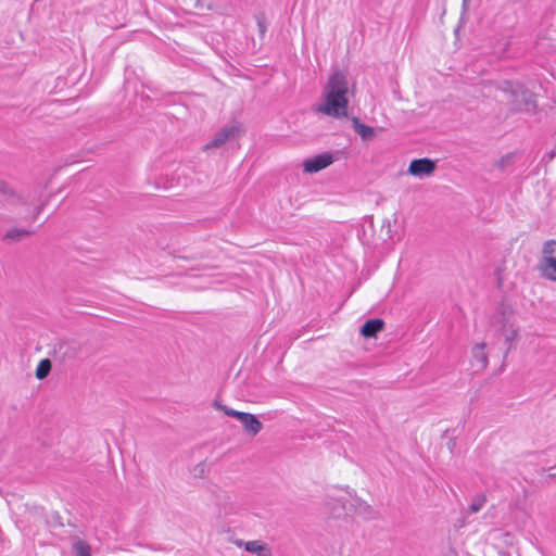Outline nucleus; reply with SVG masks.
Wrapping results in <instances>:
<instances>
[{
    "label": "nucleus",
    "instance_id": "obj_1",
    "mask_svg": "<svg viewBox=\"0 0 556 556\" xmlns=\"http://www.w3.org/2000/svg\"><path fill=\"white\" fill-rule=\"evenodd\" d=\"M45 202L33 188H14L0 184V210L10 222H35L42 212Z\"/></svg>",
    "mask_w": 556,
    "mask_h": 556
},
{
    "label": "nucleus",
    "instance_id": "obj_2",
    "mask_svg": "<svg viewBox=\"0 0 556 556\" xmlns=\"http://www.w3.org/2000/svg\"><path fill=\"white\" fill-rule=\"evenodd\" d=\"M350 86L345 74L334 72L323 90V100L314 111L334 118L348 116Z\"/></svg>",
    "mask_w": 556,
    "mask_h": 556
},
{
    "label": "nucleus",
    "instance_id": "obj_3",
    "mask_svg": "<svg viewBox=\"0 0 556 556\" xmlns=\"http://www.w3.org/2000/svg\"><path fill=\"white\" fill-rule=\"evenodd\" d=\"M490 328L494 334L501 337L509 352L519 338V326L515 311L509 305H501L490 319Z\"/></svg>",
    "mask_w": 556,
    "mask_h": 556
},
{
    "label": "nucleus",
    "instance_id": "obj_4",
    "mask_svg": "<svg viewBox=\"0 0 556 556\" xmlns=\"http://www.w3.org/2000/svg\"><path fill=\"white\" fill-rule=\"evenodd\" d=\"M501 90L508 96V101L510 102L511 110L515 112L519 111H534L536 108V103L534 100V96L531 91L526 89L523 86L519 84H514L510 81H505Z\"/></svg>",
    "mask_w": 556,
    "mask_h": 556
},
{
    "label": "nucleus",
    "instance_id": "obj_5",
    "mask_svg": "<svg viewBox=\"0 0 556 556\" xmlns=\"http://www.w3.org/2000/svg\"><path fill=\"white\" fill-rule=\"evenodd\" d=\"M340 507H334L332 515L340 517L342 514L368 515L371 511L370 505L352 492H345L344 495L333 498Z\"/></svg>",
    "mask_w": 556,
    "mask_h": 556
},
{
    "label": "nucleus",
    "instance_id": "obj_6",
    "mask_svg": "<svg viewBox=\"0 0 556 556\" xmlns=\"http://www.w3.org/2000/svg\"><path fill=\"white\" fill-rule=\"evenodd\" d=\"M538 268L544 278L556 282V240L543 244Z\"/></svg>",
    "mask_w": 556,
    "mask_h": 556
},
{
    "label": "nucleus",
    "instance_id": "obj_7",
    "mask_svg": "<svg viewBox=\"0 0 556 556\" xmlns=\"http://www.w3.org/2000/svg\"><path fill=\"white\" fill-rule=\"evenodd\" d=\"M215 406L217 409L224 412L227 416L238 419L248 435L255 437L263 428L262 422L253 414L239 412L218 403H215Z\"/></svg>",
    "mask_w": 556,
    "mask_h": 556
},
{
    "label": "nucleus",
    "instance_id": "obj_8",
    "mask_svg": "<svg viewBox=\"0 0 556 556\" xmlns=\"http://www.w3.org/2000/svg\"><path fill=\"white\" fill-rule=\"evenodd\" d=\"M435 169V161L428 157L415 159L409 163L407 174L415 178L424 179L432 176Z\"/></svg>",
    "mask_w": 556,
    "mask_h": 556
},
{
    "label": "nucleus",
    "instance_id": "obj_9",
    "mask_svg": "<svg viewBox=\"0 0 556 556\" xmlns=\"http://www.w3.org/2000/svg\"><path fill=\"white\" fill-rule=\"evenodd\" d=\"M242 132V127L239 123H233L229 126L222 128L213 139L206 143L205 149H216L223 147L226 142L237 138Z\"/></svg>",
    "mask_w": 556,
    "mask_h": 556
},
{
    "label": "nucleus",
    "instance_id": "obj_10",
    "mask_svg": "<svg viewBox=\"0 0 556 556\" xmlns=\"http://www.w3.org/2000/svg\"><path fill=\"white\" fill-rule=\"evenodd\" d=\"M334 162L333 154L325 152L313 157L306 159L303 162V170L307 174L318 173Z\"/></svg>",
    "mask_w": 556,
    "mask_h": 556
},
{
    "label": "nucleus",
    "instance_id": "obj_11",
    "mask_svg": "<svg viewBox=\"0 0 556 556\" xmlns=\"http://www.w3.org/2000/svg\"><path fill=\"white\" fill-rule=\"evenodd\" d=\"M78 346L74 342L60 341L53 348V353L61 362L74 359L78 355Z\"/></svg>",
    "mask_w": 556,
    "mask_h": 556
},
{
    "label": "nucleus",
    "instance_id": "obj_12",
    "mask_svg": "<svg viewBox=\"0 0 556 556\" xmlns=\"http://www.w3.org/2000/svg\"><path fill=\"white\" fill-rule=\"evenodd\" d=\"M71 547L74 556H92L90 543L80 535L71 536Z\"/></svg>",
    "mask_w": 556,
    "mask_h": 556
},
{
    "label": "nucleus",
    "instance_id": "obj_13",
    "mask_svg": "<svg viewBox=\"0 0 556 556\" xmlns=\"http://www.w3.org/2000/svg\"><path fill=\"white\" fill-rule=\"evenodd\" d=\"M244 549L256 556H273L271 547L262 540L248 541L244 544Z\"/></svg>",
    "mask_w": 556,
    "mask_h": 556
},
{
    "label": "nucleus",
    "instance_id": "obj_14",
    "mask_svg": "<svg viewBox=\"0 0 556 556\" xmlns=\"http://www.w3.org/2000/svg\"><path fill=\"white\" fill-rule=\"evenodd\" d=\"M31 235V231L24 227H13L5 231L2 240L8 243H14L21 241Z\"/></svg>",
    "mask_w": 556,
    "mask_h": 556
},
{
    "label": "nucleus",
    "instance_id": "obj_15",
    "mask_svg": "<svg viewBox=\"0 0 556 556\" xmlns=\"http://www.w3.org/2000/svg\"><path fill=\"white\" fill-rule=\"evenodd\" d=\"M352 125L354 131L363 139V140H371L376 136V129L365 125L357 117L352 119Z\"/></svg>",
    "mask_w": 556,
    "mask_h": 556
},
{
    "label": "nucleus",
    "instance_id": "obj_16",
    "mask_svg": "<svg viewBox=\"0 0 556 556\" xmlns=\"http://www.w3.org/2000/svg\"><path fill=\"white\" fill-rule=\"evenodd\" d=\"M485 343H477L472 348V357L480 369H485L489 365Z\"/></svg>",
    "mask_w": 556,
    "mask_h": 556
},
{
    "label": "nucleus",
    "instance_id": "obj_17",
    "mask_svg": "<svg viewBox=\"0 0 556 556\" xmlns=\"http://www.w3.org/2000/svg\"><path fill=\"white\" fill-rule=\"evenodd\" d=\"M384 323L382 319L376 318L367 320L362 329L361 333L366 338L375 337L379 331L383 329Z\"/></svg>",
    "mask_w": 556,
    "mask_h": 556
},
{
    "label": "nucleus",
    "instance_id": "obj_18",
    "mask_svg": "<svg viewBox=\"0 0 556 556\" xmlns=\"http://www.w3.org/2000/svg\"><path fill=\"white\" fill-rule=\"evenodd\" d=\"M51 370V362L48 358L41 359L36 368V378L45 379Z\"/></svg>",
    "mask_w": 556,
    "mask_h": 556
},
{
    "label": "nucleus",
    "instance_id": "obj_19",
    "mask_svg": "<svg viewBox=\"0 0 556 556\" xmlns=\"http://www.w3.org/2000/svg\"><path fill=\"white\" fill-rule=\"evenodd\" d=\"M484 504H485V497L483 495H478L472 500V502L469 506V511L471 514H476L483 507Z\"/></svg>",
    "mask_w": 556,
    "mask_h": 556
},
{
    "label": "nucleus",
    "instance_id": "obj_20",
    "mask_svg": "<svg viewBox=\"0 0 556 556\" xmlns=\"http://www.w3.org/2000/svg\"><path fill=\"white\" fill-rule=\"evenodd\" d=\"M232 543H233L236 546H238V547H243V548H244V544H245L247 542H244V541H243V540H241V539H236V540H233V541H232Z\"/></svg>",
    "mask_w": 556,
    "mask_h": 556
}]
</instances>
